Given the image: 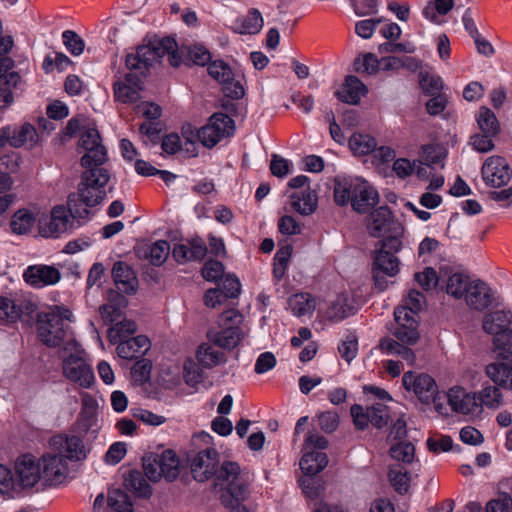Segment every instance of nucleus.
<instances>
[{
  "label": "nucleus",
  "instance_id": "nucleus-1",
  "mask_svg": "<svg viewBox=\"0 0 512 512\" xmlns=\"http://www.w3.org/2000/svg\"><path fill=\"white\" fill-rule=\"evenodd\" d=\"M177 50L178 45L171 37L155 39L137 48L133 62L130 61V104L141 98L138 92L143 90L149 67L154 61L167 55L170 65L173 67L180 65L181 56Z\"/></svg>",
  "mask_w": 512,
  "mask_h": 512
},
{
  "label": "nucleus",
  "instance_id": "nucleus-2",
  "mask_svg": "<svg viewBox=\"0 0 512 512\" xmlns=\"http://www.w3.org/2000/svg\"><path fill=\"white\" fill-rule=\"evenodd\" d=\"M54 453L42 456L40 462L41 478L49 484L61 483L67 473L65 460L80 461L86 457V450L80 437L56 435L50 439Z\"/></svg>",
  "mask_w": 512,
  "mask_h": 512
},
{
  "label": "nucleus",
  "instance_id": "nucleus-3",
  "mask_svg": "<svg viewBox=\"0 0 512 512\" xmlns=\"http://www.w3.org/2000/svg\"><path fill=\"white\" fill-rule=\"evenodd\" d=\"M88 214L87 208L80 210L76 201V195L71 194L68 197V210L64 206H56L52 209L50 216L39 219L38 229L42 237H58L60 234L68 231L72 225V218H83Z\"/></svg>",
  "mask_w": 512,
  "mask_h": 512
},
{
  "label": "nucleus",
  "instance_id": "nucleus-4",
  "mask_svg": "<svg viewBox=\"0 0 512 512\" xmlns=\"http://www.w3.org/2000/svg\"><path fill=\"white\" fill-rule=\"evenodd\" d=\"M70 312L59 306H54L49 311L37 314V332L40 341L48 347L59 346L66 337L69 326L66 320Z\"/></svg>",
  "mask_w": 512,
  "mask_h": 512
},
{
  "label": "nucleus",
  "instance_id": "nucleus-5",
  "mask_svg": "<svg viewBox=\"0 0 512 512\" xmlns=\"http://www.w3.org/2000/svg\"><path fill=\"white\" fill-rule=\"evenodd\" d=\"M243 316L235 309L224 311L219 317V330L212 329L208 331L207 337L214 345L232 350L236 348L245 337L241 328Z\"/></svg>",
  "mask_w": 512,
  "mask_h": 512
},
{
  "label": "nucleus",
  "instance_id": "nucleus-6",
  "mask_svg": "<svg viewBox=\"0 0 512 512\" xmlns=\"http://www.w3.org/2000/svg\"><path fill=\"white\" fill-rule=\"evenodd\" d=\"M81 182L78 186L76 198L86 207H93L99 204L105 197V185L109 181L108 171L103 167H84Z\"/></svg>",
  "mask_w": 512,
  "mask_h": 512
},
{
  "label": "nucleus",
  "instance_id": "nucleus-7",
  "mask_svg": "<svg viewBox=\"0 0 512 512\" xmlns=\"http://www.w3.org/2000/svg\"><path fill=\"white\" fill-rule=\"evenodd\" d=\"M145 475L150 481L157 482L162 477L174 481L180 474V460L173 450L167 449L158 453H149L143 457Z\"/></svg>",
  "mask_w": 512,
  "mask_h": 512
},
{
  "label": "nucleus",
  "instance_id": "nucleus-8",
  "mask_svg": "<svg viewBox=\"0 0 512 512\" xmlns=\"http://www.w3.org/2000/svg\"><path fill=\"white\" fill-rule=\"evenodd\" d=\"M79 147L85 151L81 158L83 167H101L106 162L107 151L101 143V137L97 129H86L81 134Z\"/></svg>",
  "mask_w": 512,
  "mask_h": 512
},
{
  "label": "nucleus",
  "instance_id": "nucleus-9",
  "mask_svg": "<svg viewBox=\"0 0 512 512\" xmlns=\"http://www.w3.org/2000/svg\"><path fill=\"white\" fill-rule=\"evenodd\" d=\"M234 131V121L224 113H214L208 123L200 129V142L212 148Z\"/></svg>",
  "mask_w": 512,
  "mask_h": 512
},
{
  "label": "nucleus",
  "instance_id": "nucleus-10",
  "mask_svg": "<svg viewBox=\"0 0 512 512\" xmlns=\"http://www.w3.org/2000/svg\"><path fill=\"white\" fill-rule=\"evenodd\" d=\"M63 375L82 388H90L94 383L92 367L79 353L70 354L62 362Z\"/></svg>",
  "mask_w": 512,
  "mask_h": 512
},
{
  "label": "nucleus",
  "instance_id": "nucleus-11",
  "mask_svg": "<svg viewBox=\"0 0 512 512\" xmlns=\"http://www.w3.org/2000/svg\"><path fill=\"white\" fill-rule=\"evenodd\" d=\"M402 383L405 389L412 390L421 402L425 404L435 402L438 387L430 375L425 373L414 374L408 371L404 373Z\"/></svg>",
  "mask_w": 512,
  "mask_h": 512
},
{
  "label": "nucleus",
  "instance_id": "nucleus-12",
  "mask_svg": "<svg viewBox=\"0 0 512 512\" xmlns=\"http://www.w3.org/2000/svg\"><path fill=\"white\" fill-rule=\"evenodd\" d=\"M128 292L123 289H109L107 292V303L99 307V313L106 323H118L126 321V309L128 307Z\"/></svg>",
  "mask_w": 512,
  "mask_h": 512
},
{
  "label": "nucleus",
  "instance_id": "nucleus-13",
  "mask_svg": "<svg viewBox=\"0 0 512 512\" xmlns=\"http://www.w3.org/2000/svg\"><path fill=\"white\" fill-rule=\"evenodd\" d=\"M399 271V259L393 253L378 250L373 261V279L379 291L388 286L386 276L393 277Z\"/></svg>",
  "mask_w": 512,
  "mask_h": 512
},
{
  "label": "nucleus",
  "instance_id": "nucleus-14",
  "mask_svg": "<svg viewBox=\"0 0 512 512\" xmlns=\"http://www.w3.org/2000/svg\"><path fill=\"white\" fill-rule=\"evenodd\" d=\"M482 177L487 185L502 187L512 178V169L501 156L489 157L482 166Z\"/></svg>",
  "mask_w": 512,
  "mask_h": 512
},
{
  "label": "nucleus",
  "instance_id": "nucleus-15",
  "mask_svg": "<svg viewBox=\"0 0 512 512\" xmlns=\"http://www.w3.org/2000/svg\"><path fill=\"white\" fill-rule=\"evenodd\" d=\"M219 466V453L213 448L199 451L191 459V473L198 482H205L216 474Z\"/></svg>",
  "mask_w": 512,
  "mask_h": 512
},
{
  "label": "nucleus",
  "instance_id": "nucleus-16",
  "mask_svg": "<svg viewBox=\"0 0 512 512\" xmlns=\"http://www.w3.org/2000/svg\"><path fill=\"white\" fill-rule=\"evenodd\" d=\"M486 375L496 385L512 390V351L499 352L498 361L486 366Z\"/></svg>",
  "mask_w": 512,
  "mask_h": 512
},
{
  "label": "nucleus",
  "instance_id": "nucleus-17",
  "mask_svg": "<svg viewBox=\"0 0 512 512\" xmlns=\"http://www.w3.org/2000/svg\"><path fill=\"white\" fill-rule=\"evenodd\" d=\"M394 317L398 325L394 336L403 344L414 345L419 339L417 317L407 309H396Z\"/></svg>",
  "mask_w": 512,
  "mask_h": 512
},
{
  "label": "nucleus",
  "instance_id": "nucleus-18",
  "mask_svg": "<svg viewBox=\"0 0 512 512\" xmlns=\"http://www.w3.org/2000/svg\"><path fill=\"white\" fill-rule=\"evenodd\" d=\"M379 202V194L367 181L355 178V189L351 206L354 211L360 214L370 212Z\"/></svg>",
  "mask_w": 512,
  "mask_h": 512
},
{
  "label": "nucleus",
  "instance_id": "nucleus-19",
  "mask_svg": "<svg viewBox=\"0 0 512 512\" xmlns=\"http://www.w3.org/2000/svg\"><path fill=\"white\" fill-rule=\"evenodd\" d=\"M215 485L221 489L232 490L234 495H243L246 492L241 480L240 467L236 462L225 461L216 471Z\"/></svg>",
  "mask_w": 512,
  "mask_h": 512
},
{
  "label": "nucleus",
  "instance_id": "nucleus-20",
  "mask_svg": "<svg viewBox=\"0 0 512 512\" xmlns=\"http://www.w3.org/2000/svg\"><path fill=\"white\" fill-rule=\"evenodd\" d=\"M37 309L35 303L27 299L12 300L0 296V323L16 322L23 315L30 316Z\"/></svg>",
  "mask_w": 512,
  "mask_h": 512
},
{
  "label": "nucleus",
  "instance_id": "nucleus-21",
  "mask_svg": "<svg viewBox=\"0 0 512 512\" xmlns=\"http://www.w3.org/2000/svg\"><path fill=\"white\" fill-rule=\"evenodd\" d=\"M151 371L152 362L147 358L137 359L130 367V384L144 397H149L152 392Z\"/></svg>",
  "mask_w": 512,
  "mask_h": 512
},
{
  "label": "nucleus",
  "instance_id": "nucleus-22",
  "mask_svg": "<svg viewBox=\"0 0 512 512\" xmlns=\"http://www.w3.org/2000/svg\"><path fill=\"white\" fill-rule=\"evenodd\" d=\"M23 278L31 286L41 288L58 283L61 274L54 266L31 265L24 271Z\"/></svg>",
  "mask_w": 512,
  "mask_h": 512
},
{
  "label": "nucleus",
  "instance_id": "nucleus-23",
  "mask_svg": "<svg viewBox=\"0 0 512 512\" xmlns=\"http://www.w3.org/2000/svg\"><path fill=\"white\" fill-rule=\"evenodd\" d=\"M207 246L200 238H193L186 244H176L172 249L173 258L180 264L189 261H201L207 254Z\"/></svg>",
  "mask_w": 512,
  "mask_h": 512
},
{
  "label": "nucleus",
  "instance_id": "nucleus-24",
  "mask_svg": "<svg viewBox=\"0 0 512 512\" xmlns=\"http://www.w3.org/2000/svg\"><path fill=\"white\" fill-rule=\"evenodd\" d=\"M448 404L453 411L461 414H472L479 409L475 393H469L464 388L455 386L447 394Z\"/></svg>",
  "mask_w": 512,
  "mask_h": 512
},
{
  "label": "nucleus",
  "instance_id": "nucleus-25",
  "mask_svg": "<svg viewBox=\"0 0 512 512\" xmlns=\"http://www.w3.org/2000/svg\"><path fill=\"white\" fill-rule=\"evenodd\" d=\"M395 225L389 207L381 206L373 210L366 219V227L372 237L379 238L389 232Z\"/></svg>",
  "mask_w": 512,
  "mask_h": 512
},
{
  "label": "nucleus",
  "instance_id": "nucleus-26",
  "mask_svg": "<svg viewBox=\"0 0 512 512\" xmlns=\"http://www.w3.org/2000/svg\"><path fill=\"white\" fill-rule=\"evenodd\" d=\"M15 470L17 474L16 487L31 488L41 479L40 465L36 464L30 456L19 458Z\"/></svg>",
  "mask_w": 512,
  "mask_h": 512
},
{
  "label": "nucleus",
  "instance_id": "nucleus-27",
  "mask_svg": "<svg viewBox=\"0 0 512 512\" xmlns=\"http://www.w3.org/2000/svg\"><path fill=\"white\" fill-rule=\"evenodd\" d=\"M114 73L113 96L118 103H128V54L112 62Z\"/></svg>",
  "mask_w": 512,
  "mask_h": 512
},
{
  "label": "nucleus",
  "instance_id": "nucleus-28",
  "mask_svg": "<svg viewBox=\"0 0 512 512\" xmlns=\"http://www.w3.org/2000/svg\"><path fill=\"white\" fill-rule=\"evenodd\" d=\"M139 258L148 259L154 266L162 265L170 253V244L166 240H158L153 244L140 243L134 247Z\"/></svg>",
  "mask_w": 512,
  "mask_h": 512
},
{
  "label": "nucleus",
  "instance_id": "nucleus-29",
  "mask_svg": "<svg viewBox=\"0 0 512 512\" xmlns=\"http://www.w3.org/2000/svg\"><path fill=\"white\" fill-rule=\"evenodd\" d=\"M209 75L222 84H231L233 89L228 95L234 99H239L244 95V89L239 83H232L234 74L231 67L222 60L211 62L208 66Z\"/></svg>",
  "mask_w": 512,
  "mask_h": 512
},
{
  "label": "nucleus",
  "instance_id": "nucleus-30",
  "mask_svg": "<svg viewBox=\"0 0 512 512\" xmlns=\"http://www.w3.org/2000/svg\"><path fill=\"white\" fill-rule=\"evenodd\" d=\"M469 307L482 311L491 304V294L488 286L481 280L472 281L464 295Z\"/></svg>",
  "mask_w": 512,
  "mask_h": 512
},
{
  "label": "nucleus",
  "instance_id": "nucleus-31",
  "mask_svg": "<svg viewBox=\"0 0 512 512\" xmlns=\"http://www.w3.org/2000/svg\"><path fill=\"white\" fill-rule=\"evenodd\" d=\"M367 93L365 85L353 75H349L345 79V83L341 90L335 93L336 97L347 104L357 105L361 97Z\"/></svg>",
  "mask_w": 512,
  "mask_h": 512
},
{
  "label": "nucleus",
  "instance_id": "nucleus-32",
  "mask_svg": "<svg viewBox=\"0 0 512 512\" xmlns=\"http://www.w3.org/2000/svg\"><path fill=\"white\" fill-rule=\"evenodd\" d=\"M123 482L113 485L107 496V506L110 512H128V477L122 474Z\"/></svg>",
  "mask_w": 512,
  "mask_h": 512
},
{
  "label": "nucleus",
  "instance_id": "nucleus-33",
  "mask_svg": "<svg viewBox=\"0 0 512 512\" xmlns=\"http://www.w3.org/2000/svg\"><path fill=\"white\" fill-rule=\"evenodd\" d=\"M512 324V312L497 310L488 313L483 319V329L488 334H498L501 331L510 329Z\"/></svg>",
  "mask_w": 512,
  "mask_h": 512
},
{
  "label": "nucleus",
  "instance_id": "nucleus-34",
  "mask_svg": "<svg viewBox=\"0 0 512 512\" xmlns=\"http://www.w3.org/2000/svg\"><path fill=\"white\" fill-rule=\"evenodd\" d=\"M291 207L301 215L312 214L318 204V197L315 191L306 189L302 192H295L290 196Z\"/></svg>",
  "mask_w": 512,
  "mask_h": 512
},
{
  "label": "nucleus",
  "instance_id": "nucleus-35",
  "mask_svg": "<svg viewBox=\"0 0 512 512\" xmlns=\"http://www.w3.org/2000/svg\"><path fill=\"white\" fill-rule=\"evenodd\" d=\"M108 339L118 344L116 351L119 357L128 360V323L120 321L108 329Z\"/></svg>",
  "mask_w": 512,
  "mask_h": 512
},
{
  "label": "nucleus",
  "instance_id": "nucleus-36",
  "mask_svg": "<svg viewBox=\"0 0 512 512\" xmlns=\"http://www.w3.org/2000/svg\"><path fill=\"white\" fill-rule=\"evenodd\" d=\"M328 464V457L319 451L306 452L300 460V468L305 475L313 476L321 472Z\"/></svg>",
  "mask_w": 512,
  "mask_h": 512
},
{
  "label": "nucleus",
  "instance_id": "nucleus-37",
  "mask_svg": "<svg viewBox=\"0 0 512 512\" xmlns=\"http://www.w3.org/2000/svg\"><path fill=\"white\" fill-rule=\"evenodd\" d=\"M11 146L20 148L24 145L34 147L38 142V134L35 127L30 123H24L20 127H12Z\"/></svg>",
  "mask_w": 512,
  "mask_h": 512
},
{
  "label": "nucleus",
  "instance_id": "nucleus-38",
  "mask_svg": "<svg viewBox=\"0 0 512 512\" xmlns=\"http://www.w3.org/2000/svg\"><path fill=\"white\" fill-rule=\"evenodd\" d=\"M476 120L482 133H488V136H496L500 132V123L494 112L489 108L480 107Z\"/></svg>",
  "mask_w": 512,
  "mask_h": 512
},
{
  "label": "nucleus",
  "instance_id": "nucleus-39",
  "mask_svg": "<svg viewBox=\"0 0 512 512\" xmlns=\"http://www.w3.org/2000/svg\"><path fill=\"white\" fill-rule=\"evenodd\" d=\"M136 330V324L130 321V360L143 358L151 349V341L146 335L132 336Z\"/></svg>",
  "mask_w": 512,
  "mask_h": 512
},
{
  "label": "nucleus",
  "instance_id": "nucleus-40",
  "mask_svg": "<svg viewBox=\"0 0 512 512\" xmlns=\"http://www.w3.org/2000/svg\"><path fill=\"white\" fill-rule=\"evenodd\" d=\"M388 478L397 493L404 495L409 491L411 478L404 467L400 465L390 467Z\"/></svg>",
  "mask_w": 512,
  "mask_h": 512
},
{
  "label": "nucleus",
  "instance_id": "nucleus-41",
  "mask_svg": "<svg viewBox=\"0 0 512 512\" xmlns=\"http://www.w3.org/2000/svg\"><path fill=\"white\" fill-rule=\"evenodd\" d=\"M197 359L206 368H212L226 362L225 354L219 352L210 344H202L199 346Z\"/></svg>",
  "mask_w": 512,
  "mask_h": 512
},
{
  "label": "nucleus",
  "instance_id": "nucleus-42",
  "mask_svg": "<svg viewBox=\"0 0 512 512\" xmlns=\"http://www.w3.org/2000/svg\"><path fill=\"white\" fill-rule=\"evenodd\" d=\"M355 189L354 179H335L334 184V200L336 204L345 206L351 204L353 193Z\"/></svg>",
  "mask_w": 512,
  "mask_h": 512
},
{
  "label": "nucleus",
  "instance_id": "nucleus-43",
  "mask_svg": "<svg viewBox=\"0 0 512 512\" xmlns=\"http://www.w3.org/2000/svg\"><path fill=\"white\" fill-rule=\"evenodd\" d=\"M375 139L368 134L355 133L349 139L350 149L355 155H367L376 148Z\"/></svg>",
  "mask_w": 512,
  "mask_h": 512
},
{
  "label": "nucleus",
  "instance_id": "nucleus-44",
  "mask_svg": "<svg viewBox=\"0 0 512 512\" xmlns=\"http://www.w3.org/2000/svg\"><path fill=\"white\" fill-rule=\"evenodd\" d=\"M35 224V217L25 209L18 210L12 217L10 226L14 233L23 235L31 231Z\"/></svg>",
  "mask_w": 512,
  "mask_h": 512
},
{
  "label": "nucleus",
  "instance_id": "nucleus-45",
  "mask_svg": "<svg viewBox=\"0 0 512 512\" xmlns=\"http://www.w3.org/2000/svg\"><path fill=\"white\" fill-rule=\"evenodd\" d=\"M288 304L294 315L298 317L311 313L315 308L314 299L309 294L305 293H299L291 296Z\"/></svg>",
  "mask_w": 512,
  "mask_h": 512
},
{
  "label": "nucleus",
  "instance_id": "nucleus-46",
  "mask_svg": "<svg viewBox=\"0 0 512 512\" xmlns=\"http://www.w3.org/2000/svg\"><path fill=\"white\" fill-rule=\"evenodd\" d=\"M471 283L472 280L468 276L454 273L448 278L446 285L447 293L457 299L463 298Z\"/></svg>",
  "mask_w": 512,
  "mask_h": 512
},
{
  "label": "nucleus",
  "instance_id": "nucleus-47",
  "mask_svg": "<svg viewBox=\"0 0 512 512\" xmlns=\"http://www.w3.org/2000/svg\"><path fill=\"white\" fill-rule=\"evenodd\" d=\"M479 407L497 409L503 404V395L497 386L488 385L479 392Z\"/></svg>",
  "mask_w": 512,
  "mask_h": 512
},
{
  "label": "nucleus",
  "instance_id": "nucleus-48",
  "mask_svg": "<svg viewBox=\"0 0 512 512\" xmlns=\"http://www.w3.org/2000/svg\"><path fill=\"white\" fill-rule=\"evenodd\" d=\"M113 289H123L128 292V264L124 261H116L111 270Z\"/></svg>",
  "mask_w": 512,
  "mask_h": 512
},
{
  "label": "nucleus",
  "instance_id": "nucleus-49",
  "mask_svg": "<svg viewBox=\"0 0 512 512\" xmlns=\"http://www.w3.org/2000/svg\"><path fill=\"white\" fill-rule=\"evenodd\" d=\"M262 27H263V18H262L260 11L257 9H251L242 22L240 33L256 34V33L260 32Z\"/></svg>",
  "mask_w": 512,
  "mask_h": 512
},
{
  "label": "nucleus",
  "instance_id": "nucleus-50",
  "mask_svg": "<svg viewBox=\"0 0 512 512\" xmlns=\"http://www.w3.org/2000/svg\"><path fill=\"white\" fill-rule=\"evenodd\" d=\"M130 487L134 494L140 498H148L152 494V488L138 471H130Z\"/></svg>",
  "mask_w": 512,
  "mask_h": 512
},
{
  "label": "nucleus",
  "instance_id": "nucleus-51",
  "mask_svg": "<svg viewBox=\"0 0 512 512\" xmlns=\"http://www.w3.org/2000/svg\"><path fill=\"white\" fill-rule=\"evenodd\" d=\"M62 39L64 46L72 55L79 56L83 53L85 42L75 31L65 30Z\"/></svg>",
  "mask_w": 512,
  "mask_h": 512
},
{
  "label": "nucleus",
  "instance_id": "nucleus-52",
  "mask_svg": "<svg viewBox=\"0 0 512 512\" xmlns=\"http://www.w3.org/2000/svg\"><path fill=\"white\" fill-rule=\"evenodd\" d=\"M389 453L397 461L411 463L415 454V447L410 442H399L391 446Z\"/></svg>",
  "mask_w": 512,
  "mask_h": 512
},
{
  "label": "nucleus",
  "instance_id": "nucleus-53",
  "mask_svg": "<svg viewBox=\"0 0 512 512\" xmlns=\"http://www.w3.org/2000/svg\"><path fill=\"white\" fill-rule=\"evenodd\" d=\"M370 423L376 428H382L389 421L388 407L382 403H375L368 407Z\"/></svg>",
  "mask_w": 512,
  "mask_h": 512
},
{
  "label": "nucleus",
  "instance_id": "nucleus-54",
  "mask_svg": "<svg viewBox=\"0 0 512 512\" xmlns=\"http://www.w3.org/2000/svg\"><path fill=\"white\" fill-rule=\"evenodd\" d=\"M419 76V84L424 93L435 95L441 91L443 83L439 76L430 75L427 72H420Z\"/></svg>",
  "mask_w": 512,
  "mask_h": 512
},
{
  "label": "nucleus",
  "instance_id": "nucleus-55",
  "mask_svg": "<svg viewBox=\"0 0 512 512\" xmlns=\"http://www.w3.org/2000/svg\"><path fill=\"white\" fill-rule=\"evenodd\" d=\"M454 6V0H435L434 6L427 5L423 10V15L431 21L436 20V13L446 15Z\"/></svg>",
  "mask_w": 512,
  "mask_h": 512
},
{
  "label": "nucleus",
  "instance_id": "nucleus-56",
  "mask_svg": "<svg viewBox=\"0 0 512 512\" xmlns=\"http://www.w3.org/2000/svg\"><path fill=\"white\" fill-rule=\"evenodd\" d=\"M338 351L341 357L350 363L357 355L358 351V340L353 334L346 337L344 341L339 345Z\"/></svg>",
  "mask_w": 512,
  "mask_h": 512
},
{
  "label": "nucleus",
  "instance_id": "nucleus-57",
  "mask_svg": "<svg viewBox=\"0 0 512 512\" xmlns=\"http://www.w3.org/2000/svg\"><path fill=\"white\" fill-rule=\"evenodd\" d=\"M134 110L136 114L145 117L148 120H156L161 116L162 109L161 107L150 101H141L137 105H135Z\"/></svg>",
  "mask_w": 512,
  "mask_h": 512
},
{
  "label": "nucleus",
  "instance_id": "nucleus-58",
  "mask_svg": "<svg viewBox=\"0 0 512 512\" xmlns=\"http://www.w3.org/2000/svg\"><path fill=\"white\" fill-rule=\"evenodd\" d=\"M414 279L426 291L436 287L438 283L437 273L431 267H426L422 272L415 273Z\"/></svg>",
  "mask_w": 512,
  "mask_h": 512
},
{
  "label": "nucleus",
  "instance_id": "nucleus-59",
  "mask_svg": "<svg viewBox=\"0 0 512 512\" xmlns=\"http://www.w3.org/2000/svg\"><path fill=\"white\" fill-rule=\"evenodd\" d=\"M224 274V266L220 261L209 260L202 268V276L207 281H217Z\"/></svg>",
  "mask_w": 512,
  "mask_h": 512
},
{
  "label": "nucleus",
  "instance_id": "nucleus-60",
  "mask_svg": "<svg viewBox=\"0 0 512 512\" xmlns=\"http://www.w3.org/2000/svg\"><path fill=\"white\" fill-rule=\"evenodd\" d=\"M220 290L225 299L238 297L241 291L239 279L234 275H226L223 279L222 288Z\"/></svg>",
  "mask_w": 512,
  "mask_h": 512
},
{
  "label": "nucleus",
  "instance_id": "nucleus-61",
  "mask_svg": "<svg viewBox=\"0 0 512 512\" xmlns=\"http://www.w3.org/2000/svg\"><path fill=\"white\" fill-rule=\"evenodd\" d=\"M383 21V18H373L358 21L355 25L356 34L363 38L369 39L372 37L376 27Z\"/></svg>",
  "mask_w": 512,
  "mask_h": 512
},
{
  "label": "nucleus",
  "instance_id": "nucleus-62",
  "mask_svg": "<svg viewBox=\"0 0 512 512\" xmlns=\"http://www.w3.org/2000/svg\"><path fill=\"white\" fill-rule=\"evenodd\" d=\"M126 453V443L115 442L109 447L104 460L108 465H116L125 457Z\"/></svg>",
  "mask_w": 512,
  "mask_h": 512
},
{
  "label": "nucleus",
  "instance_id": "nucleus-63",
  "mask_svg": "<svg viewBox=\"0 0 512 512\" xmlns=\"http://www.w3.org/2000/svg\"><path fill=\"white\" fill-rule=\"evenodd\" d=\"M352 313V308L346 305L343 299H337L332 305L328 308V316L330 319L335 321L343 320L344 318L350 316Z\"/></svg>",
  "mask_w": 512,
  "mask_h": 512
},
{
  "label": "nucleus",
  "instance_id": "nucleus-64",
  "mask_svg": "<svg viewBox=\"0 0 512 512\" xmlns=\"http://www.w3.org/2000/svg\"><path fill=\"white\" fill-rule=\"evenodd\" d=\"M486 512H512V498L504 493L487 503Z\"/></svg>",
  "mask_w": 512,
  "mask_h": 512
}]
</instances>
